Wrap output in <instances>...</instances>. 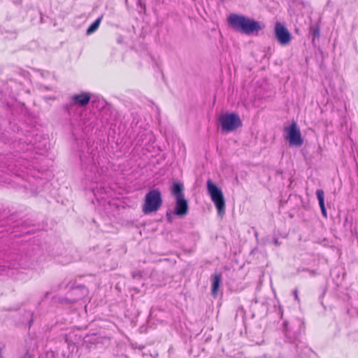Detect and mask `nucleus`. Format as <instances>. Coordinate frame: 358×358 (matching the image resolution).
<instances>
[{"label": "nucleus", "mask_w": 358, "mask_h": 358, "mask_svg": "<svg viewBox=\"0 0 358 358\" xmlns=\"http://www.w3.org/2000/svg\"><path fill=\"white\" fill-rule=\"evenodd\" d=\"M90 99L91 95L89 92L76 94L70 97L69 101L64 106L69 115V124L74 135L92 128V115L85 110Z\"/></svg>", "instance_id": "f257e3e1"}, {"label": "nucleus", "mask_w": 358, "mask_h": 358, "mask_svg": "<svg viewBox=\"0 0 358 358\" xmlns=\"http://www.w3.org/2000/svg\"><path fill=\"white\" fill-rule=\"evenodd\" d=\"M174 215L173 212L169 211L166 213V218L169 222H172V217Z\"/></svg>", "instance_id": "dca6fc26"}, {"label": "nucleus", "mask_w": 358, "mask_h": 358, "mask_svg": "<svg viewBox=\"0 0 358 358\" xmlns=\"http://www.w3.org/2000/svg\"><path fill=\"white\" fill-rule=\"evenodd\" d=\"M227 22L235 31L248 35H258L259 31L264 29L263 22L255 20L243 15L236 13L230 14L227 17Z\"/></svg>", "instance_id": "7ed1b4c3"}, {"label": "nucleus", "mask_w": 358, "mask_h": 358, "mask_svg": "<svg viewBox=\"0 0 358 358\" xmlns=\"http://www.w3.org/2000/svg\"><path fill=\"white\" fill-rule=\"evenodd\" d=\"M29 358H30V357H29Z\"/></svg>", "instance_id": "aec40b11"}, {"label": "nucleus", "mask_w": 358, "mask_h": 358, "mask_svg": "<svg viewBox=\"0 0 358 358\" xmlns=\"http://www.w3.org/2000/svg\"><path fill=\"white\" fill-rule=\"evenodd\" d=\"M21 266V264L20 263H10L8 265H6V266H3V267L5 268V267H7L9 269H18V268Z\"/></svg>", "instance_id": "2eb2a0df"}, {"label": "nucleus", "mask_w": 358, "mask_h": 358, "mask_svg": "<svg viewBox=\"0 0 358 358\" xmlns=\"http://www.w3.org/2000/svg\"><path fill=\"white\" fill-rule=\"evenodd\" d=\"M287 137L291 145L301 146L303 144V139L301 138V132L297 127L295 122L286 128Z\"/></svg>", "instance_id": "0eeeda50"}, {"label": "nucleus", "mask_w": 358, "mask_h": 358, "mask_svg": "<svg viewBox=\"0 0 358 358\" xmlns=\"http://www.w3.org/2000/svg\"><path fill=\"white\" fill-rule=\"evenodd\" d=\"M90 172L92 173V175H88L90 180L93 182H97L98 177L100 176V173L98 171L97 166L94 164L90 166Z\"/></svg>", "instance_id": "ddd939ff"}, {"label": "nucleus", "mask_w": 358, "mask_h": 358, "mask_svg": "<svg viewBox=\"0 0 358 358\" xmlns=\"http://www.w3.org/2000/svg\"><path fill=\"white\" fill-rule=\"evenodd\" d=\"M274 243H275V244L276 245H279V244H280V243H279V242H278V239H275V240H274Z\"/></svg>", "instance_id": "a211bd4d"}, {"label": "nucleus", "mask_w": 358, "mask_h": 358, "mask_svg": "<svg viewBox=\"0 0 358 358\" xmlns=\"http://www.w3.org/2000/svg\"><path fill=\"white\" fill-rule=\"evenodd\" d=\"M183 191L184 187L182 184L180 182H174L173 184L171 187V193L176 199L185 197Z\"/></svg>", "instance_id": "9b49d317"}, {"label": "nucleus", "mask_w": 358, "mask_h": 358, "mask_svg": "<svg viewBox=\"0 0 358 358\" xmlns=\"http://www.w3.org/2000/svg\"><path fill=\"white\" fill-rule=\"evenodd\" d=\"M293 294L294 296L295 300L299 301V295H298V290H297V289H295L293 290Z\"/></svg>", "instance_id": "f3484780"}, {"label": "nucleus", "mask_w": 358, "mask_h": 358, "mask_svg": "<svg viewBox=\"0 0 358 358\" xmlns=\"http://www.w3.org/2000/svg\"><path fill=\"white\" fill-rule=\"evenodd\" d=\"M316 196L319 201V205L322 211V214L324 217H327V210L324 206V193L322 189H317Z\"/></svg>", "instance_id": "f8f14e48"}, {"label": "nucleus", "mask_w": 358, "mask_h": 358, "mask_svg": "<svg viewBox=\"0 0 358 358\" xmlns=\"http://www.w3.org/2000/svg\"><path fill=\"white\" fill-rule=\"evenodd\" d=\"M222 282V274L215 273L211 277V294L213 297H217L218 290Z\"/></svg>", "instance_id": "9d476101"}, {"label": "nucleus", "mask_w": 358, "mask_h": 358, "mask_svg": "<svg viewBox=\"0 0 358 358\" xmlns=\"http://www.w3.org/2000/svg\"><path fill=\"white\" fill-rule=\"evenodd\" d=\"M188 209V203L185 197L176 199V206L173 211L174 215L179 217H184L187 214Z\"/></svg>", "instance_id": "1a4fd4ad"}, {"label": "nucleus", "mask_w": 358, "mask_h": 358, "mask_svg": "<svg viewBox=\"0 0 358 358\" xmlns=\"http://www.w3.org/2000/svg\"><path fill=\"white\" fill-rule=\"evenodd\" d=\"M284 333L288 343L283 347L282 353L278 356L271 355L270 358H303V354L309 349L301 342L295 343L299 334V331L295 329V325L285 322Z\"/></svg>", "instance_id": "f03ea898"}, {"label": "nucleus", "mask_w": 358, "mask_h": 358, "mask_svg": "<svg viewBox=\"0 0 358 358\" xmlns=\"http://www.w3.org/2000/svg\"><path fill=\"white\" fill-rule=\"evenodd\" d=\"M275 35L280 44L287 45L291 41V35L286 27L278 22L275 27Z\"/></svg>", "instance_id": "6e6552de"}, {"label": "nucleus", "mask_w": 358, "mask_h": 358, "mask_svg": "<svg viewBox=\"0 0 358 358\" xmlns=\"http://www.w3.org/2000/svg\"><path fill=\"white\" fill-rule=\"evenodd\" d=\"M101 21V17L97 18L87 29L86 34L87 35H90L93 34L99 27Z\"/></svg>", "instance_id": "4468645a"}, {"label": "nucleus", "mask_w": 358, "mask_h": 358, "mask_svg": "<svg viewBox=\"0 0 358 358\" xmlns=\"http://www.w3.org/2000/svg\"><path fill=\"white\" fill-rule=\"evenodd\" d=\"M12 34H13V38H15V37H16V33H15V32H13V33H12Z\"/></svg>", "instance_id": "6ab92c4d"}, {"label": "nucleus", "mask_w": 358, "mask_h": 358, "mask_svg": "<svg viewBox=\"0 0 358 358\" xmlns=\"http://www.w3.org/2000/svg\"><path fill=\"white\" fill-rule=\"evenodd\" d=\"M222 130L225 132H231L242 125L239 115L234 113H225L219 118Z\"/></svg>", "instance_id": "423d86ee"}, {"label": "nucleus", "mask_w": 358, "mask_h": 358, "mask_svg": "<svg viewBox=\"0 0 358 358\" xmlns=\"http://www.w3.org/2000/svg\"><path fill=\"white\" fill-rule=\"evenodd\" d=\"M206 185L208 192L217 209L218 214L222 215L225 211V201L222 190L210 179L207 180Z\"/></svg>", "instance_id": "39448f33"}, {"label": "nucleus", "mask_w": 358, "mask_h": 358, "mask_svg": "<svg viewBox=\"0 0 358 358\" xmlns=\"http://www.w3.org/2000/svg\"><path fill=\"white\" fill-rule=\"evenodd\" d=\"M163 203L161 192L158 189L149 191L145 196L142 210L145 215L157 211Z\"/></svg>", "instance_id": "20e7f679"}]
</instances>
